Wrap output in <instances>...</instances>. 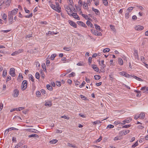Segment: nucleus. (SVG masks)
<instances>
[{
    "instance_id": "obj_1",
    "label": "nucleus",
    "mask_w": 148,
    "mask_h": 148,
    "mask_svg": "<svg viewBox=\"0 0 148 148\" xmlns=\"http://www.w3.org/2000/svg\"><path fill=\"white\" fill-rule=\"evenodd\" d=\"M51 7L53 10L58 12H61V7H58L56 6L55 5L53 4H51L50 5Z\"/></svg>"
},
{
    "instance_id": "obj_2",
    "label": "nucleus",
    "mask_w": 148,
    "mask_h": 148,
    "mask_svg": "<svg viewBox=\"0 0 148 148\" xmlns=\"http://www.w3.org/2000/svg\"><path fill=\"white\" fill-rule=\"evenodd\" d=\"M65 9L67 12V14L69 15H71V13L73 12L72 10H73L71 7H70V6L69 7L67 5H66L65 6Z\"/></svg>"
},
{
    "instance_id": "obj_3",
    "label": "nucleus",
    "mask_w": 148,
    "mask_h": 148,
    "mask_svg": "<svg viewBox=\"0 0 148 148\" xmlns=\"http://www.w3.org/2000/svg\"><path fill=\"white\" fill-rule=\"evenodd\" d=\"M27 85V82L26 80H23L22 83L21 89L23 90H25Z\"/></svg>"
},
{
    "instance_id": "obj_4",
    "label": "nucleus",
    "mask_w": 148,
    "mask_h": 148,
    "mask_svg": "<svg viewBox=\"0 0 148 148\" xmlns=\"http://www.w3.org/2000/svg\"><path fill=\"white\" fill-rule=\"evenodd\" d=\"M119 74L122 75L123 76L126 77L131 78L132 77V75H130L127 74L125 72L122 71L119 73Z\"/></svg>"
},
{
    "instance_id": "obj_5",
    "label": "nucleus",
    "mask_w": 148,
    "mask_h": 148,
    "mask_svg": "<svg viewBox=\"0 0 148 148\" xmlns=\"http://www.w3.org/2000/svg\"><path fill=\"white\" fill-rule=\"evenodd\" d=\"M15 70L14 68H11L10 69L9 74L12 77H14L16 75L15 73Z\"/></svg>"
},
{
    "instance_id": "obj_6",
    "label": "nucleus",
    "mask_w": 148,
    "mask_h": 148,
    "mask_svg": "<svg viewBox=\"0 0 148 148\" xmlns=\"http://www.w3.org/2000/svg\"><path fill=\"white\" fill-rule=\"evenodd\" d=\"M130 132V130H123L121 131L120 132H119V134L121 136H122L123 135H125L129 133Z\"/></svg>"
},
{
    "instance_id": "obj_7",
    "label": "nucleus",
    "mask_w": 148,
    "mask_h": 148,
    "mask_svg": "<svg viewBox=\"0 0 148 148\" xmlns=\"http://www.w3.org/2000/svg\"><path fill=\"white\" fill-rule=\"evenodd\" d=\"M18 9L17 8L14 9L13 10H12L10 12V11L8 12V14H10L11 15L13 16L14 15L16 14L18 11Z\"/></svg>"
},
{
    "instance_id": "obj_8",
    "label": "nucleus",
    "mask_w": 148,
    "mask_h": 148,
    "mask_svg": "<svg viewBox=\"0 0 148 148\" xmlns=\"http://www.w3.org/2000/svg\"><path fill=\"white\" fill-rule=\"evenodd\" d=\"M23 51V50L22 49H20L17 51H15L14 52L12 53L11 55L12 56H16L19 53L22 52Z\"/></svg>"
},
{
    "instance_id": "obj_9",
    "label": "nucleus",
    "mask_w": 148,
    "mask_h": 148,
    "mask_svg": "<svg viewBox=\"0 0 148 148\" xmlns=\"http://www.w3.org/2000/svg\"><path fill=\"white\" fill-rule=\"evenodd\" d=\"M98 61L99 65L101 66V69H103L105 68L106 65L104 63V61L103 60H102L101 62L99 60Z\"/></svg>"
},
{
    "instance_id": "obj_10",
    "label": "nucleus",
    "mask_w": 148,
    "mask_h": 148,
    "mask_svg": "<svg viewBox=\"0 0 148 148\" xmlns=\"http://www.w3.org/2000/svg\"><path fill=\"white\" fill-rule=\"evenodd\" d=\"M19 91L17 89H15L13 91V96L14 97H16L18 96L19 95Z\"/></svg>"
},
{
    "instance_id": "obj_11",
    "label": "nucleus",
    "mask_w": 148,
    "mask_h": 148,
    "mask_svg": "<svg viewBox=\"0 0 148 148\" xmlns=\"http://www.w3.org/2000/svg\"><path fill=\"white\" fill-rule=\"evenodd\" d=\"M134 29L137 31H140L144 29V27L143 26L137 25L135 27Z\"/></svg>"
},
{
    "instance_id": "obj_12",
    "label": "nucleus",
    "mask_w": 148,
    "mask_h": 148,
    "mask_svg": "<svg viewBox=\"0 0 148 148\" xmlns=\"http://www.w3.org/2000/svg\"><path fill=\"white\" fill-rule=\"evenodd\" d=\"M8 20L9 21V24H12L13 22V16L11 15L8 14Z\"/></svg>"
},
{
    "instance_id": "obj_13",
    "label": "nucleus",
    "mask_w": 148,
    "mask_h": 148,
    "mask_svg": "<svg viewBox=\"0 0 148 148\" xmlns=\"http://www.w3.org/2000/svg\"><path fill=\"white\" fill-rule=\"evenodd\" d=\"M132 118H131L130 117H129V118H127L126 119L123 120V123H122V124L123 125H124V124H125V123H129L130 122L132 121Z\"/></svg>"
},
{
    "instance_id": "obj_14",
    "label": "nucleus",
    "mask_w": 148,
    "mask_h": 148,
    "mask_svg": "<svg viewBox=\"0 0 148 148\" xmlns=\"http://www.w3.org/2000/svg\"><path fill=\"white\" fill-rule=\"evenodd\" d=\"M141 90L143 91V93H148V87L144 86L142 87Z\"/></svg>"
},
{
    "instance_id": "obj_15",
    "label": "nucleus",
    "mask_w": 148,
    "mask_h": 148,
    "mask_svg": "<svg viewBox=\"0 0 148 148\" xmlns=\"http://www.w3.org/2000/svg\"><path fill=\"white\" fill-rule=\"evenodd\" d=\"M70 16H72L73 18L77 20H80V18L79 17V16H78V15L76 13H71V15H70Z\"/></svg>"
},
{
    "instance_id": "obj_16",
    "label": "nucleus",
    "mask_w": 148,
    "mask_h": 148,
    "mask_svg": "<svg viewBox=\"0 0 148 148\" xmlns=\"http://www.w3.org/2000/svg\"><path fill=\"white\" fill-rule=\"evenodd\" d=\"M91 66L95 71L97 72H99V69L96 65L93 64L91 65Z\"/></svg>"
},
{
    "instance_id": "obj_17",
    "label": "nucleus",
    "mask_w": 148,
    "mask_h": 148,
    "mask_svg": "<svg viewBox=\"0 0 148 148\" xmlns=\"http://www.w3.org/2000/svg\"><path fill=\"white\" fill-rule=\"evenodd\" d=\"M77 23L79 25L83 27H87V26L86 25V24L82 22L78 21H77Z\"/></svg>"
},
{
    "instance_id": "obj_18",
    "label": "nucleus",
    "mask_w": 148,
    "mask_h": 148,
    "mask_svg": "<svg viewBox=\"0 0 148 148\" xmlns=\"http://www.w3.org/2000/svg\"><path fill=\"white\" fill-rule=\"evenodd\" d=\"M69 23L71 26L75 28L77 27V24L75 22L71 21H69Z\"/></svg>"
},
{
    "instance_id": "obj_19",
    "label": "nucleus",
    "mask_w": 148,
    "mask_h": 148,
    "mask_svg": "<svg viewBox=\"0 0 148 148\" xmlns=\"http://www.w3.org/2000/svg\"><path fill=\"white\" fill-rule=\"evenodd\" d=\"M23 145V144H22V143L21 142H20V143H18V144L17 145V146H15V147L16 148V146H17V148H18V147H21V148H22V147H23V146H22ZM23 147H24L23 148H27V145H24L23 146Z\"/></svg>"
},
{
    "instance_id": "obj_20",
    "label": "nucleus",
    "mask_w": 148,
    "mask_h": 148,
    "mask_svg": "<svg viewBox=\"0 0 148 148\" xmlns=\"http://www.w3.org/2000/svg\"><path fill=\"white\" fill-rule=\"evenodd\" d=\"M139 118L141 119H143L145 116V114L143 112H141L139 114Z\"/></svg>"
},
{
    "instance_id": "obj_21",
    "label": "nucleus",
    "mask_w": 148,
    "mask_h": 148,
    "mask_svg": "<svg viewBox=\"0 0 148 148\" xmlns=\"http://www.w3.org/2000/svg\"><path fill=\"white\" fill-rule=\"evenodd\" d=\"M92 11H94L97 15H99L100 14V12L97 9H95L93 7L92 8Z\"/></svg>"
},
{
    "instance_id": "obj_22",
    "label": "nucleus",
    "mask_w": 148,
    "mask_h": 148,
    "mask_svg": "<svg viewBox=\"0 0 148 148\" xmlns=\"http://www.w3.org/2000/svg\"><path fill=\"white\" fill-rule=\"evenodd\" d=\"M118 62L119 64L122 65L123 64V60L121 58H119L118 60Z\"/></svg>"
},
{
    "instance_id": "obj_23",
    "label": "nucleus",
    "mask_w": 148,
    "mask_h": 148,
    "mask_svg": "<svg viewBox=\"0 0 148 148\" xmlns=\"http://www.w3.org/2000/svg\"><path fill=\"white\" fill-rule=\"evenodd\" d=\"M46 87L47 89L50 91H52L53 90V88L49 84L46 85Z\"/></svg>"
},
{
    "instance_id": "obj_24",
    "label": "nucleus",
    "mask_w": 148,
    "mask_h": 148,
    "mask_svg": "<svg viewBox=\"0 0 148 148\" xmlns=\"http://www.w3.org/2000/svg\"><path fill=\"white\" fill-rule=\"evenodd\" d=\"M52 105L51 102H46L45 104V105L46 106L50 107Z\"/></svg>"
},
{
    "instance_id": "obj_25",
    "label": "nucleus",
    "mask_w": 148,
    "mask_h": 148,
    "mask_svg": "<svg viewBox=\"0 0 148 148\" xmlns=\"http://www.w3.org/2000/svg\"><path fill=\"white\" fill-rule=\"evenodd\" d=\"M132 77H133L136 80H138V81H143V79H141L138 77H137L136 76L133 75V76H132Z\"/></svg>"
},
{
    "instance_id": "obj_26",
    "label": "nucleus",
    "mask_w": 148,
    "mask_h": 148,
    "mask_svg": "<svg viewBox=\"0 0 148 148\" xmlns=\"http://www.w3.org/2000/svg\"><path fill=\"white\" fill-rule=\"evenodd\" d=\"M103 3L104 5L107 6L108 5V0H102Z\"/></svg>"
},
{
    "instance_id": "obj_27",
    "label": "nucleus",
    "mask_w": 148,
    "mask_h": 148,
    "mask_svg": "<svg viewBox=\"0 0 148 148\" xmlns=\"http://www.w3.org/2000/svg\"><path fill=\"white\" fill-rule=\"evenodd\" d=\"M91 32L95 35H96L98 31L95 29H91Z\"/></svg>"
},
{
    "instance_id": "obj_28",
    "label": "nucleus",
    "mask_w": 148,
    "mask_h": 148,
    "mask_svg": "<svg viewBox=\"0 0 148 148\" xmlns=\"http://www.w3.org/2000/svg\"><path fill=\"white\" fill-rule=\"evenodd\" d=\"M134 92L137 93V94L136 95V96L137 97H139L140 96L141 94H140V91L139 90H135Z\"/></svg>"
},
{
    "instance_id": "obj_29",
    "label": "nucleus",
    "mask_w": 148,
    "mask_h": 148,
    "mask_svg": "<svg viewBox=\"0 0 148 148\" xmlns=\"http://www.w3.org/2000/svg\"><path fill=\"white\" fill-rule=\"evenodd\" d=\"M58 142L57 139H53L50 141L49 142L50 143L54 144H55Z\"/></svg>"
},
{
    "instance_id": "obj_30",
    "label": "nucleus",
    "mask_w": 148,
    "mask_h": 148,
    "mask_svg": "<svg viewBox=\"0 0 148 148\" xmlns=\"http://www.w3.org/2000/svg\"><path fill=\"white\" fill-rule=\"evenodd\" d=\"M101 77V76L99 75H96L94 76V79L95 80H99L100 79Z\"/></svg>"
},
{
    "instance_id": "obj_31",
    "label": "nucleus",
    "mask_w": 148,
    "mask_h": 148,
    "mask_svg": "<svg viewBox=\"0 0 148 148\" xmlns=\"http://www.w3.org/2000/svg\"><path fill=\"white\" fill-rule=\"evenodd\" d=\"M94 25H95V28L96 29L98 30L99 31L101 30L100 27L98 25L95 24Z\"/></svg>"
},
{
    "instance_id": "obj_32",
    "label": "nucleus",
    "mask_w": 148,
    "mask_h": 148,
    "mask_svg": "<svg viewBox=\"0 0 148 148\" xmlns=\"http://www.w3.org/2000/svg\"><path fill=\"white\" fill-rule=\"evenodd\" d=\"M80 97L81 98V99H82L83 100L85 101L89 100L86 97H85V96H84L82 95H80Z\"/></svg>"
},
{
    "instance_id": "obj_33",
    "label": "nucleus",
    "mask_w": 148,
    "mask_h": 148,
    "mask_svg": "<svg viewBox=\"0 0 148 148\" xmlns=\"http://www.w3.org/2000/svg\"><path fill=\"white\" fill-rule=\"evenodd\" d=\"M88 4L87 3L86 4L85 2H84V3H83V7L85 9L88 8Z\"/></svg>"
},
{
    "instance_id": "obj_34",
    "label": "nucleus",
    "mask_w": 148,
    "mask_h": 148,
    "mask_svg": "<svg viewBox=\"0 0 148 148\" xmlns=\"http://www.w3.org/2000/svg\"><path fill=\"white\" fill-rule=\"evenodd\" d=\"M110 49L109 48H106L103 49V51L104 53H105L106 52H109L110 51Z\"/></svg>"
},
{
    "instance_id": "obj_35",
    "label": "nucleus",
    "mask_w": 148,
    "mask_h": 148,
    "mask_svg": "<svg viewBox=\"0 0 148 148\" xmlns=\"http://www.w3.org/2000/svg\"><path fill=\"white\" fill-rule=\"evenodd\" d=\"M37 136H38L37 135L33 134H32L29 135L28 137L29 138H30L34 137H36Z\"/></svg>"
},
{
    "instance_id": "obj_36",
    "label": "nucleus",
    "mask_w": 148,
    "mask_h": 148,
    "mask_svg": "<svg viewBox=\"0 0 148 148\" xmlns=\"http://www.w3.org/2000/svg\"><path fill=\"white\" fill-rule=\"evenodd\" d=\"M69 1V5L72 7L73 5V2L72 0H68Z\"/></svg>"
},
{
    "instance_id": "obj_37",
    "label": "nucleus",
    "mask_w": 148,
    "mask_h": 148,
    "mask_svg": "<svg viewBox=\"0 0 148 148\" xmlns=\"http://www.w3.org/2000/svg\"><path fill=\"white\" fill-rule=\"evenodd\" d=\"M7 75V71L6 70H4L3 71L2 76L3 77H5Z\"/></svg>"
},
{
    "instance_id": "obj_38",
    "label": "nucleus",
    "mask_w": 148,
    "mask_h": 148,
    "mask_svg": "<svg viewBox=\"0 0 148 148\" xmlns=\"http://www.w3.org/2000/svg\"><path fill=\"white\" fill-rule=\"evenodd\" d=\"M56 56V54H54L51 55V59L52 60H53Z\"/></svg>"
},
{
    "instance_id": "obj_39",
    "label": "nucleus",
    "mask_w": 148,
    "mask_h": 148,
    "mask_svg": "<svg viewBox=\"0 0 148 148\" xmlns=\"http://www.w3.org/2000/svg\"><path fill=\"white\" fill-rule=\"evenodd\" d=\"M29 79L32 82H34V79L33 76L31 74H29Z\"/></svg>"
},
{
    "instance_id": "obj_40",
    "label": "nucleus",
    "mask_w": 148,
    "mask_h": 148,
    "mask_svg": "<svg viewBox=\"0 0 148 148\" xmlns=\"http://www.w3.org/2000/svg\"><path fill=\"white\" fill-rule=\"evenodd\" d=\"M101 122L99 120L96 121H94L93 122V125L95 124H98L101 123Z\"/></svg>"
},
{
    "instance_id": "obj_41",
    "label": "nucleus",
    "mask_w": 148,
    "mask_h": 148,
    "mask_svg": "<svg viewBox=\"0 0 148 148\" xmlns=\"http://www.w3.org/2000/svg\"><path fill=\"white\" fill-rule=\"evenodd\" d=\"M8 129H9V131H10V130H18V129L14 127H11L10 128H8Z\"/></svg>"
},
{
    "instance_id": "obj_42",
    "label": "nucleus",
    "mask_w": 148,
    "mask_h": 148,
    "mask_svg": "<svg viewBox=\"0 0 148 148\" xmlns=\"http://www.w3.org/2000/svg\"><path fill=\"white\" fill-rule=\"evenodd\" d=\"M36 78L38 79L40 78V74L38 72H36L35 75Z\"/></svg>"
},
{
    "instance_id": "obj_43",
    "label": "nucleus",
    "mask_w": 148,
    "mask_h": 148,
    "mask_svg": "<svg viewBox=\"0 0 148 148\" xmlns=\"http://www.w3.org/2000/svg\"><path fill=\"white\" fill-rule=\"evenodd\" d=\"M11 0H7L6 2V6H8L10 5Z\"/></svg>"
},
{
    "instance_id": "obj_44",
    "label": "nucleus",
    "mask_w": 148,
    "mask_h": 148,
    "mask_svg": "<svg viewBox=\"0 0 148 148\" xmlns=\"http://www.w3.org/2000/svg\"><path fill=\"white\" fill-rule=\"evenodd\" d=\"M131 125H125L124 126H123L122 127V128H128L130 127Z\"/></svg>"
},
{
    "instance_id": "obj_45",
    "label": "nucleus",
    "mask_w": 148,
    "mask_h": 148,
    "mask_svg": "<svg viewBox=\"0 0 148 148\" xmlns=\"http://www.w3.org/2000/svg\"><path fill=\"white\" fill-rule=\"evenodd\" d=\"M69 77H73L75 75V73L74 72H72L69 75Z\"/></svg>"
},
{
    "instance_id": "obj_46",
    "label": "nucleus",
    "mask_w": 148,
    "mask_h": 148,
    "mask_svg": "<svg viewBox=\"0 0 148 148\" xmlns=\"http://www.w3.org/2000/svg\"><path fill=\"white\" fill-rule=\"evenodd\" d=\"M42 67L45 71L46 72V66L45 63L43 64L42 65Z\"/></svg>"
},
{
    "instance_id": "obj_47",
    "label": "nucleus",
    "mask_w": 148,
    "mask_h": 148,
    "mask_svg": "<svg viewBox=\"0 0 148 148\" xmlns=\"http://www.w3.org/2000/svg\"><path fill=\"white\" fill-rule=\"evenodd\" d=\"M36 94L37 96L38 97H40L41 95V92L38 91L36 92Z\"/></svg>"
},
{
    "instance_id": "obj_48",
    "label": "nucleus",
    "mask_w": 148,
    "mask_h": 148,
    "mask_svg": "<svg viewBox=\"0 0 148 148\" xmlns=\"http://www.w3.org/2000/svg\"><path fill=\"white\" fill-rule=\"evenodd\" d=\"M133 8H134L132 7H130L127 9V11H128V12H130Z\"/></svg>"
},
{
    "instance_id": "obj_49",
    "label": "nucleus",
    "mask_w": 148,
    "mask_h": 148,
    "mask_svg": "<svg viewBox=\"0 0 148 148\" xmlns=\"http://www.w3.org/2000/svg\"><path fill=\"white\" fill-rule=\"evenodd\" d=\"M130 12H128L126 13L125 15V18L126 19H128L129 18V13Z\"/></svg>"
},
{
    "instance_id": "obj_50",
    "label": "nucleus",
    "mask_w": 148,
    "mask_h": 148,
    "mask_svg": "<svg viewBox=\"0 0 148 148\" xmlns=\"http://www.w3.org/2000/svg\"><path fill=\"white\" fill-rule=\"evenodd\" d=\"M114 127V126L113 125L110 124L108 125L107 126V128H109V129H111V128H112Z\"/></svg>"
},
{
    "instance_id": "obj_51",
    "label": "nucleus",
    "mask_w": 148,
    "mask_h": 148,
    "mask_svg": "<svg viewBox=\"0 0 148 148\" xmlns=\"http://www.w3.org/2000/svg\"><path fill=\"white\" fill-rule=\"evenodd\" d=\"M32 34H29L27 35H26L25 36V38H29L30 37H31L32 36Z\"/></svg>"
},
{
    "instance_id": "obj_52",
    "label": "nucleus",
    "mask_w": 148,
    "mask_h": 148,
    "mask_svg": "<svg viewBox=\"0 0 148 148\" xmlns=\"http://www.w3.org/2000/svg\"><path fill=\"white\" fill-rule=\"evenodd\" d=\"M138 145V141H137L136 142V143L132 146V147H136Z\"/></svg>"
},
{
    "instance_id": "obj_53",
    "label": "nucleus",
    "mask_w": 148,
    "mask_h": 148,
    "mask_svg": "<svg viewBox=\"0 0 148 148\" xmlns=\"http://www.w3.org/2000/svg\"><path fill=\"white\" fill-rule=\"evenodd\" d=\"M67 145L70 147H75V146L73 144L70 143H67Z\"/></svg>"
},
{
    "instance_id": "obj_54",
    "label": "nucleus",
    "mask_w": 148,
    "mask_h": 148,
    "mask_svg": "<svg viewBox=\"0 0 148 148\" xmlns=\"http://www.w3.org/2000/svg\"><path fill=\"white\" fill-rule=\"evenodd\" d=\"M32 16V13H31L29 15H26L25 16V17L26 18H30Z\"/></svg>"
},
{
    "instance_id": "obj_55",
    "label": "nucleus",
    "mask_w": 148,
    "mask_h": 148,
    "mask_svg": "<svg viewBox=\"0 0 148 148\" xmlns=\"http://www.w3.org/2000/svg\"><path fill=\"white\" fill-rule=\"evenodd\" d=\"M11 76H8L7 78L6 79V82H7L8 81H9L10 80H11Z\"/></svg>"
},
{
    "instance_id": "obj_56",
    "label": "nucleus",
    "mask_w": 148,
    "mask_h": 148,
    "mask_svg": "<svg viewBox=\"0 0 148 148\" xmlns=\"http://www.w3.org/2000/svg\"><path fill=\"white\" fill-rule=\"evenodd\" d=\"M110 28L113 31H115V29L114 28V26L113 25H110Z\"/></svg>"
},
{
    "instance_id": "obj_57",
    "label": "nucleus",
    "mask_w": 148,
    "mask_h": 148,
    "mask_svg": "<svg viewBox=\"0 0 148 148\" xmlns=\"http://www.w3.org/2000/svg\"><path fill=\"white\" fill-rule=\"evenodd\" d=\"M7 17V15L5 14H4L2 16V18L3 20H5Z\"/></svg>"
},
{
    "instance_id": "obj_58",
    "label": "nucleus",
    "mask_w": 148,
    "mask_h": 148,
    "mask_svg": "<svg viewBox=\"0 0 148 148\" xmlns=\"http://www.w3.org/2000/svg\"><path fill=\"white\" fill-rule=\"evenodd\" d=\"M137 127L138 129H142L144 128V127L142 125L140 124V125L138 126Z\"/></svg>"
},
{
    "instance_id": "obj_59",
    "label": "nucleus",
    "mask_w": 148,
    "mask_h": 148,
    "mask_svg": "<svg viewBox=\"0 0 148 148\" xmlns=\"http://www.w3.org/2000/svg\"><path fill=\"white\" fill-rule=\"evenodd\" d=\"M86 84V82L84 81H83L82 82V84L79 85V87L80 88L82 87L85 84Z\"/></svg>"
},
{
    "instance_id": "obj_60",
    "label": "nucleus",
    "mask_w": 148,
    "mask_h": 148,
    "mask_svg": "<svg viewBox=\"0 0 148 148\" xmlns=\"http://www.w3.org/2000/svg\"><path fill=\"white\" fill-rule=\"evenodd\" d=\"M77 65L79 66H83V62H80L77 63Z\"/></svg>"
},
{
    "instance_id": "obj_61",
    "label": "nucleus",
    "mask_w": 148,
    "mask_h": 148,
    "mask_svg": "<svg viewBox=\"0 0 148 148\" xmlns=\"http://www.w3.org/2000/svg\"><path fill=\"white\" fill-rule=\"evenodd\" d=\"M88 62L89 63V64H90L91 63L92 58L90 57H89V58H88Z\"/></svg>"
},
{
    "instance_id": "obj_62",
    "label": "nucleus",
    "mask_w": 148,
    "mask_h": 148,
    "mask_svg": "<svg viewBox=\"0 0 148 148\" xmlns=\"http://www.w3.org/2000/svg\"><path fill=\"white\" fill-rule=\"evenodd\" d=\"M24 108H25L23 107L17 108L18 111H21L22 110L24 109Z\"/></svg>"
},
{
    "instance_id": "obj_63",
    "label": "nucleus",
    "mask_w": 148,
    "mask_h": 148,
    "mask_svg": "<svg viewBox=\"0 0 148 148\" xmlns=\"http://www.w3.org/2000/svg\"><path fill=\"white\" fill-rule=\"evenodd\" d=\"M56 84V85L58 86H60L61 85V82L59 81H57Z\"/></svg>"
},
{
    "instance_id": "obj_64",
    "label": "nucleus",
    "mask_w": 148,
    "mask_h": 148,
    "mask_svg": "<svg viewBox=\"0 0 148 148\" xmlns=\"http://www.w3.org/2000/svg\"><path fill=\"white\" fill-rule=\"evenodd\" d=\"M24 9L25 11V12L26 13H29V11L25 7L24 8Z\"/></svg>"
}]
</instances>
